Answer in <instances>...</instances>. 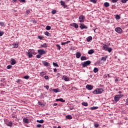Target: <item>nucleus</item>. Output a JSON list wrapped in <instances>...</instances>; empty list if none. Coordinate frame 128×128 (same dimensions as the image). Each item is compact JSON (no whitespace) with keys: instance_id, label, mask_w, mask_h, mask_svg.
Segmentation results:
<instances>
[{"instance_id":"f257e3e1","label":"nucleus","mask_w":128,"mask_h":128,"mask_svg":"<svg viewBox=\"0 0 128 128\" xmlns=\"http://www.w3.org/2000/svg\"><path fill=\"white\" fill-rule=\"evenodd\" d=\"M27 54L30 58H32L33 56L32 54L36 55V52L34 51V49H30L27 52Z\"/></svg>"},{"instance_id":"f03ea898","label":"nucleus","mask_w":128,"mask_h":128,"mask_svg":"<svg viewBox=\"0 0 128 128\" xmlns=\"http://www.w3.org/2000/svg\"><path fill=\"white\" fill-rule=\"evenodd\" d=\"M104 91V88H97L92 92L93 94H102V92Z\"/></svg>"},{"instance_id":"7ed1b4c3","label":"nucleus","mask_w":128,"mask_h":128,"mask_svg":"<svg viewBox=\"0 0 128 128\" xmlns=\"http://www.w3.org/2000/svg\"><path fill=\"white\" fill-rule=\"evenodd\" d=\"M104 44V46H102V50H106V52H112V48L108 47V46L106 44Z\"/></svg>"},{"instance_id":"20e7f679","label":"nucleus","mask_w":128,"mask_h":128,"mask_svg":"<svg viewBox=\"0 0 128 128\" xmlns=\"http://www.w3.org/2000/svg\"><path fill=\"white\" fill-rule=\"evenodd\" d=\"M122 96H124V95L122 94L115 96L114 98V102H118V100H120Z\"/></svg>"},{"instance_id":"39448f33","label":"nucleus","mask_w":128,"mask_h":128,"mask_svg":"<svg viewBox=\"0 0 128 128\" xmlns=\"http://www.w3.org/2000/svg\"><path fill=\"white\" fill-rule=\"evenodd\" d=\"M92 62L90 60H87L84 62L82 63V66L83 68H86V66H88L89 64H90Z\"/></svg>"},{"instance_id":"423d86ee","label":"nucleus","mask_w":128,"mask_h":128,"mask_svg":"<svg viewBox=\"0 0 128 128\" xmlns=\"http://www.w3.org/2000/svg\"><path fill=\"white\" fill-rule=\"evenodd\" d=\"M80 22H84V20H86V16L84 15H80L78 18Z\"/></svg>"},{"instance_id":"0eeeda50","label":"nucleus","mask_w":128,"mask_h":128,"mask_svg":"<svg viewBox=\"0 0 128 128\" xmlns=\"http://www.w3.org/2000/svg\"><path fill=\"white\" fill-rule=\"evenodd\" d=\"M38 54H39L40 56H42L43 54H46V50L42 49L38 50Z\"/></svg>"},{"instance_id":"6e6552de","label":"nucleus","mask_w":128,"mask_h":128,"mask_svg":"<svg viewBox=\"0 0 128 128\" xmlns=\"http://www.w3.org/2000/svg\"><path fill=\"white\" fill-rule=\"evenodd\" d=\"M115 30L116 32H118V34H122V29L120 28H116Z\"/></svg>"},{"instance_id":"1a4fd4ad","label":"nucleus","mask_w":128,"mask_h":128,"mask_svg":"<svg viewBox=\"0 0 128 128\" xmlns=\"http://www.w3.org/2000/svg\"><path fill=\"white\" fill-rule=\"evenodd\" d=\"M86 88L87 90H92L94 88V86H92L91 84H87L86 86Z\"/></svg>"},{"instance_id":"9d476101","label":"nucleus","mask_w":128,"mask_h":128,"mask_svg":"<svg viewBox=\"0 0 128 128\" xmlns=\"http://www.w3.org/2000/svg\"><path fill=\"white\" fill-rule=\"evenodd\" d=\"M80 28H81V30L88 29V26H84V24H82L80 26Z\"/></svg>"},{"instance_id":"9b49d317","label":"nucleus","mask_w":128,"mask_h":128,"mask_svg":"<svg viewBox=\"0 0 128 128\" xmlns=\"http://www.w3.org/2000/svg\"><path fill=\"white\" fill-rule=\"evenodd\" d=\"M6 124L8 126H12V121H8L6 122Z\"/></svg>"},{"instance_id":"f8f14e48","label":"nucleus","mask_w":128,"mask_h":128,"mask_svg":"<svg viewBox=\"0 0 128 128\" xmlns=\"http://www.w3.org/2000/svg\"><path fill=\"white\" fill-rule=\"evenodd\" d=\"M42 64H43L44 66H50V63L46 62V61H42Z\"/></svg>"},{"instance_id":"ddd939ff","label":"nucleus","mask_w":128,"mask_h":128,"mask_svg":"<svg viewBox=\"0 0 128 128\" xmlns=\"http://www.w3.org/2000/svg\"><path fill=\"white\" fill-rule=\"evenodd\" d=\"M12 46L14 48H18V42L16 43H14L12 44Z\"/></svg>"},{"instance_id":"4468645a","label":"nucleus","mask_w":128,"mask_h":128,"mask_svg":"<svg viewBox=\"0 0 128 128\" xmlns=\"http://www.w3.org/2000/svg\"><path fill=\"white\" fill-rule=\"evenodd\" d=\"M82 56V54L80 52H76V58H80Z\"/></svg>"},{"instance_id":"2eb2a0df","label":"nucleus","mask_w":128,"mask_h":128,"mask_svg":"<svg viewBox=\"0 0 128 128\" xmlns=\"http://www.w3.org/2000/svg\"><path fill=\"white\" fill-rule=\"evenodd\" d=\"M56 102H65L66 100H64L62 98L60 99H56Z\"/></svg>"},{"instance_id":"dca6fc26","label":"nucleus","mask_w":128,"mask_h":128,"mask_svg":"<svg viewBox=\"0 0 128 128\" xmlns=\"http://www.w3.org/2000/svg\"><path fill=\"white\" fill-rule=\"evenodd\" d=\"M46 72H40V76H46Z\"/></svg>"},{"instance_id":"f3484780","label":"nucleus","mask_w":128,"mask_h":128,"mask_svg":"<svg viewBox=\"0 0 128 128\" xmlns=\"http://www.w3.org/2000/svg\"><path fill=\"white\" fill-rule=\"evenodd\" d=\"M66 118L67 120H72V115H67L66 116Z\"/></svg>"},{"instance_id":"a211bd4d","label":"nucleus","mask_w":128,"mask_h":128,"mask_svg":"<svg viewBox=\"0 0 128 128\" xmlns=\"http://www.w3.org/2000/svg\"><path fill=\"white\" fill-rule=\"evenodd\" d=\"M48 46V44L46 43H44L43 44L41 45L40 47V48H46Z\"/></svg>"},{"instance_id":"6ab92c4d","label":"nucleus","mask_w":128,"mask_h":128,"mask_svg":"<svg viewBox=\"0 0 128 128\" xmlns=\"http://www.w3.org/2000/svg\"><path fill=\"white\" fill-rule=\"evenodd\" d=\"M106 58H108V56H104L102 57L101 60H103V62H106Z\"/></svg>"},{"instance_id":"aec40b11","label":"nucleus","mask_w":128,"mask_h":128,"mask_svg":"<svg viewBox=\"0 0 128 128\" xmlns=\"http://www.w3.org/2000/svg\"><path fill=\"white\" fill-rule=\"evenodd\" d=\"M16 64V60L14 59H12L11 60V64H12V66H14V64Z\"/></svg>"},{"instance_id":"412c9836","label":"nucleus","mask_w":128,"mask_h":128,"mask_svg":"<svg viewBox=\"0 0 128 128\" xmlns=\"http://www.w3.org/2000/svg\"><path fill=\"white\" fill-rule=\"evenodd\" d=\"M44 35L46 36H52V34H50L48 32L46 31L44 32Z\"/></svg>"},{"instance_id":"4be33fe9","label":"nucleus","mask_w":128,"mask_h":128,"mask_svg":"<svg viewBox=\"0 0 128 128\" xmlns=\"http://www.w3.org/2000/svg\"><path fill=\"white\" fill-rule=\"evenodd\" d=\"M23 122H24L25 124H28V122H30L28 121V119L26 118H24L23 119Z\"/></svg>"},{"instance_id":"5701e85b","label":"nucleus","mask_w":128,"mask_h":128,"mask_svg":"<svg viewBox=\"0 0 128 128\" xmlns=\"http://www.w3.org/2000/svg\"><path fill=\"white\" fill-rule=\"evenodd\" d=\"M94 50H92V49H91L88 50V54H94Z\"/></svg>"},{"instance_id":"b1692460","label":"nucleus","mask_w":128,"mask_h":128,"mask_svg":"<svg viewBox=\"0 0 128 128\" xmlns=\"http://www.w3.org/2000/svg\"><path fill=\"white\" fill-rule=\"evenodd\" d=\"M52 91L54 92H60V90L58 88L56 89H53Z\"/></svg>"},{"instance_id":"393cba45","label":"nucleus","mask_w":128,"mask_h":128,"mask_svg":"<svg viewBox=\"0 0 128 128\" xmlns=\"http://www.w3.org/2000/svg\"><path fill=\"white\" fill-rule=\"evenodd\" d=\"M64 80H65V82H68L70 80V78L68 77L67 76H64Z\"/></svg>"},{"instance_id":"a878e982","label":"nucleus","mask_w":128,"mask_h":128,"mask_svg":"<svg viewBox=\"0 0 128 128\" xmlns=\"http://www.w3.org/2000/svg\"><path fill=\"white\" fill-rule=\"evenodd\" d=\"M92 40V36H90L88 38H86V41L88 42H90Z\"/></svg>"},{"instance_id":"bb28decb","label":"nucleus","mask_w":128,"mask_h":128,"mask_svg":"<svg viewBox=\"0 0 128 128\" xmlns=\"http://www.w3.org/2000/svg\"><path fill=\"white\" fill-rule=\"evenodd\" d=\"M104 6H105V8H108V6H110V3H108V2H104Z\"/></svg>"},{"instance_id":"cd10ccee","label":"nucleus","mask_w":128,"mask_h":128,"mask_svg":"<svg viewBox=\"0 0 128 128\" xmlns=\"http://www.w3.org/2000/svg\"><path fill=\"white\" fill-rule=\"evenodd\" d=\"M72 26H74V28H78V25L76 23H74L72 24Z\"/></svg>"},{"instance_id":"c85d7f7f","label":"nucleus","mask_w":128,"mask_h":128,"mask_svg":"<svg viewBox=\"0 0 128 128\" xmlns=\"http://www.w3.org/2000/svg\"><path fill=\"white\" fill-rule=\"evenodd\" d=\"M80 60H88V58H86L84 56H82L80 58Z\"/></svg>"},{"instance_id":"c756f323","label":"nucleus","mask_w":128,"mask_h":128,"mask_svg":"<svg viewBox=\"0 0 128 128\" xmlns=\"http://www.w3.org/2000/svg\"><path fill=\"white\" fill-rule=\"evenodd\" d=\"M93 72H94V74H96V72H98V68H94L93 70Z\"/></svg>"},{"instance_id":"7c9ffc66","label":"nucleus","mask_w":128,"mask_h":128,"mask_svg":"<svg viewBox=\"0 0 128 128\" xmlns=\"http://www.w3.org/2000/svg\"><path fill=\"white\" fill-rule=\"evenodd\" d=\"M98 106H93V107H91L90 108V110H98Z\"/></svg>"},{"instance_id":"2f4dec72","label":"nucleus","mask_w":128,"mask_h":128,"mask_svg":"<svg viewBox=\"0 0 128 128\" xmlns=\"http://www.w3.org/2000/svg\"><path fill=\"white\" fill-rule=\"evenodd\" d=\"M16 82H17V84H22V80H18Z\"/></svg>"},{"instance_id":"473e14b6","label":"nucleus","mask_w":128,"mask_h":128,"mask_svg":"<svg viewBox=\"0 0 128 128\" xmlns=\"http://www.w3.org/2000/svg\"><path fill=\"white\" fill-rule=\"evenodd\" d=\"M37 122H39V124H44V120H36Z\"/></svg>"},{"instance_id":"72a5a7b5","label":"nucleus","mask_w":128,"mask_h":128,"mask_svg":"<svg viewBox=\"0 0 128 128\" xmlns=\"http://www.w3.org/2000/svg\"><path fill=\"white\" fill-rule=\"evenodd\" d=\"M51 28H52V27H50V26H46V30H51Z\"/></svg>"},{"instance_id":"f704fd0d","label":"nucleus","mask_w":128,"mask_h":128,"mask_svg":"<svg viewBox=\"0 0 128 128\" xmlns=\"http://www.w3.org/2000/svg\"><path fill=\"white\" fill-rule=\"evenodd\" d=\"M115 18H116V20H120V16H119L118 14H116V16Z\"/></svg>"},{"instance_id":"c9c22d12","label":"nucleus","mask_w":128,"mask_h":128,"mask_svg":"<svg viewBox=\"0 0 128 128\" xmlns=\"http://www.w3.org/2000/svg\"><path fill=\"white\" fill-rule=\"evenodd\" d=\"M60 4L61 6H64L66 4V3H64V2L62 0H61L60 2Z\"/></svg>"},{"instance_id":"e433bc0d","label":"nucleus","mask_w":128,"mask_h":128,"mask_svg":"<svg viewBox=\"0 0 128 128\" xmlns=\"http://www.w3.org/2000/svg\"><path fill=\"white\" fill-rule=\"evenodd\" d=\"M82 106H88V102H84L82 103Z\"/></svg>"},{"instance_id":"4c0bfd02","label":"nucleus","mask_w":128,"mask_h":128,"mask_svg":"<svg viewBox=\"0 0 128 128\" xmlns=\"http://www.w3.org/2000/svg\"><path fill=\"white\" fill-rule=\"evenodd\" d=\"M56 46H57L58 50H60V45L57 44H56Z\"/></svg>"},{"instance_id":"58836bf2","label":"nucleus","mask_w":128,"mask_h":128,"mask_svg":"<svg viewBox=\"0 0 128 128\" xmlns=\"http://www.w3.org/2000/svg\"><path fill=\"white\" fill-rule=\"evenodd\" d=\"M52 14H56V10H52Z\"/></svg>"},{"instance_id":"ea45409f","label":"nucleus","mask_w":128,"mask_h":128,"mask_svg":"<svg viewBox=\"0 0 128 128\" xmlns=\"http://www.w3.org/2000/svg\"><path fill=\"white\" fill-rule=\"evenodd\" d=\"M38 38H39V40H42V38H44V36H38Z\"/></svg>"},{"instance_id":"a19ab883","label":"nucleus","mask_w":128,"mask_h":128,"mask_svg":"<svg viewBox=\"0 0 128 128\" xmlns=\"http://www.w3.org/2000/svg\"><path fill=\"white\" fill-rule=\"evenodd\" d=\"M12 68V66L11 65H8L7 66L6 68H8V70H10Z\"/></svg>"},{"instance_id":"79ce46f5","label":"nucleus","mask_w":128,"mask_h":128,"mask_svg":"<svg viewBox=\"0 0 128 128\" xmlns=\"http://www.w3.org/2000/svg\"><path fill=\"white\" fill-rule=\"evenodd\" d=\"M53 66H56L57 68H58V64L56 62H53Z\"/></svg>"},{"instance_id":"37998d69","label":"nucleus","mask_w":128,"mask_h":128,"mask_svg":"<svg viewBox=\"0 0 128 128\" xmlns=\"http://www.w3.org/2000/svg\"><path fill=\"white\" fill-rule=\"evenodd\" d=\"M0 26H4V22H0Z\"/></svg>"},{"instance_id":"c03bdc74","label":"nucleus","mask_w":128,"mask_h":128,"mask_svg":"<svg viewBox=\"0 0 128 128\" xmlns=\"http://www.w3.org/2000/svg\"><path fill=\"white\" fill-rule=\"evenodd\" d=\"M91 2H93V4H96V0H90Z\"/></svg>"},{"instance_id":"a18cd8bd","label":"nucleus","mask_w":128,"mask_h":128,"mask_svg":"<svg viewBox=\"0 0 128 128\" xmlns=\"http://www.w3.org/2000/svg\"><path fill=\"white\" fill-rule=\"evenodd\" d=\"M94 128H98V126H100V125L98 124H94Z\"/></svg>"},{"instance_id":"49530a36","label":"nucleus","mask_w":128,"mask_h":128,"mask_svg":"<svg viewBox=\"0 0 128 128\" xmlns=\"http://www.w3.org/2000/svg\"><path fill=\"white\" fill-rule=\"evenodd\" d=\"M24 78H25V80H28L30 78V76H24Z\"/></svg>"},{"instance_id":"de8ad7c7","label":"nucleus","mask_w":128,"mask_h":128,"mask_svg":"<svg viewBox=\"0 0 128 128\" xmlns=\"http://www.w3.org/2000/svg\"><path fill=\"white\" fill-rule=\"evenodd\" d=\"M4 32H0V36H4Z\"/></svg>"},{"instance_id":"09e8293b","label":"nucleus","mask_w":128,"mask_h":128,"mask_svg":"<svg viewBox=\"0 0 128 128\" xmlns=\"http://www.w3.org/2000/svg\"><path fill=\"white\" fill-rule=\"evenodd\" d=\"M42 55H40V54H38V55H36V58H42V56H41Z\"/></svg>"},{"instance_id":"8fccbe9b","label":"nucleus","mask_w":128,"mask_h":128,"mask_svg":"<svg viewBox=\"0 0 128 128\" xmlns=\"http://www.w3.org/2000/svg\"><path fill=\"white\" fill-rule=\"evenodd\" d=\"M12 118H18V116L16 115H12Z\"/></svg>"},{"instance_id":"3c124183","label":"nucleus","mask_w":128,"mask_h":128,"mask_svg":"<svg viewBox=\"0 0 128 128\" xmlns=\"http://www.w3.org/2000/svg\"><path fill=\"white\" fill-rule=\"evenodd\" d=\"M44 78H45V80H50V78H48V76H45Z\"/></svg>"},{"instance_id":"603ef678","label":"nucleus","mask_w":128,"mask_h":128,"mask_svg":"<svg viewBox=\"0 0 128 128\" xmlns=\"http://www.w3.org/2000/svg\"><path fill=\"white\" fill-rule=\"evenodd\" d=\"M44 88H45L47 90H48V88H50V87H49L48 86V85L44 86Z\"/></svg>"},{"instance_id":"864d4df0","label":"nucleus","mask_w":128,"mask_h":128,"mask_svg":"<svg viewBox=\"0 0 128 128\" xmlns=\"http://www.w3.org/2000/svg\"><path fill=\"white\" fill-rule=\"evenodd\" d=\"M122 2L123 4H124L126 2H128V0H122Z\"/></svg>"},{"instance_id":"5fc2aeb1","label":"nucleus","mask_w":128,"mask_h":128,"mask_svg":"<svg viewBox=\"0 0 128 128\" xmlns=\"http://www.w3.org/2000/svg\"><path fill=\"white\" fill-rule=\"evenodd\" d=\"M37 128H42V124H38L36 125Z\"/></svg>"},{"instance_id":"6e6d98bb","label":"nucleus","mask_w":128,"mask_h":128,"mask_svg":"<svg viewBox=\"0 0 128 128\" xmlns=\"http://www.w3.org/2000/svg\"><path fill=\"white\" fill-rule=\"evenodd\" d=\"M62 46H64V44H66V42H62L61 43Z\"/></svg>"},{"instance_id":"4d7b16f0","label":"nucleus","mask_w":128,"mask_h":128,"mask_svg":"<svg viewBox=\"0 0 128 128\" xmlns=\"http://www.w3.org/2000/svg\"><path fill=\"white\" fill-rule=\"evenodd\" d=\"M118 0H112V2L114 3L117 2Z\"/></svg>"},{"instance_id":"13d9d810","label":"nucleus","mask_w":128,"mask_h":128,"mask_svg":"<svg viewBox=\"0 0 128 128\" xmlns=\"http://www.w3.org/2000/svg\"><path fill=\"white\" fill-rule=\"evenodd\" d=\"M20 2H26V0H19Z\"/></svg>"},{"instance_id":"bf43d9fd","label":"nucleus","mask_w":128,"mask_h":128,"mask_svg":"<svg viewBox=\"0 0 128 128\" xmlns=\"http://www.w3.org/2000/svg\"><path fill=\"white\" fill-rule=\"evenodd\" d=\"M60 73H58L57 74H56V76L58 77V78H60Z\"/></svg>"},{"instance_id":"052dcab7","label":"nucleus","mask_w":128,"mask_h":128,"mask_svg":"<svg viewBox=\"0 0 128 128\" xmlns=\"http://www.w3.org/2000/svg\"><path fill=\"white\" fill-rule=\"evenodd\" d=\"M30 10H26L27 14H30Z\"/></svg>"},{"instance_id":"680f3d73","label":"nucleus","mask_w":128,"mask_h":128,"mask_svg":"<svg viewBox=\"0 0 128 128\" xmlns=\"http://www.w3.org/2000/svg\"><path fill=\"white\" fill-rule=\"evenodd\" d=\"M57 70H56V68H54V72H57Z\"/></svg>"},{"instance_id":"e2e57ef3","label":"nucleus","mask_w":128,"mask_h":128,"mask_svg":"<svg viewBox=\"0 0 128 128\" xmlns=\"http://www.w3.org/2000/svg\"><path fill=\"white\" fill-rule=\"evenodd\" d=\"M118 82V79L116 78V79L115 80V82Z\"/></svg>"},{"instance_id":"0e129e2a","label":"nucleus","mask_w":128,"mask_h":128,"mask_svg":"<svg viewBox=\"0 0 128 128\" xmlns=\"http://www.w3.org/2000/svg\"><path fill=\"white\" fill-rule=\"evenodd\" d=\"M66 42V44H68V42H70V41L68 40V41H67V42Z\"/></svg>"},{"instance_id":"69168bd1","label":"nucleus","mask_w":128,"mask_h":128,"mask_svg":"<svg viewBox=\"0 0 128 128\" xmlns=\"http://www.w3.org/2000/svg\"><path fill=\"white\" fill-rule=\"evenodd\" d=\"M97 62L98 64H100V60H98Z\"/></svg>"},{"instance_id":"338daca9","label":"nucleus","mask_w":128,"mask_h":128,"mask_svg":"<svg viewBox=\"0 0 128 128\" xmlns=\"http://www.w3.org/2000/svg\"><path fill=\"white\" fill-rule=\"evenodd\" d=\"M54 106H58V104H56V103H54Z\"/></svg>"},{"instance_id":"774afa93","label":"nucleus","mask_w":128,"mask_h":128,"mask_svg":"<svg viewBox=\"0 0 128 128\" xmlns=\"http://www.w3.org/2000/svg\"><path fill=\"white\" fill-rule=\"evenodd\" d=\"M52 90H54V89H52V88H50V92H53V91H52Z\"/></svg>"}]
</instances>
